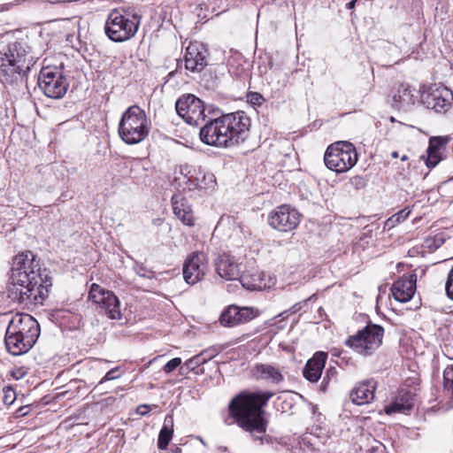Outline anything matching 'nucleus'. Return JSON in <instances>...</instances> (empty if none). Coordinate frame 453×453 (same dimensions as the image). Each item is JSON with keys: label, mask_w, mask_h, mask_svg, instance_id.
Instances as JSON below:
<instances>
[{"label": "nucleus", "mask_w": 453, "mask_h": 453, "mask_svg": "<svg viewBox=\"0 0 453 453\" xmlns=\"http://www.w3.org/2000/svg\"><path fill=\"white\" fill-rule=\"evenodd\" d=\"M10 280L9 296L25 303H42L52 285L49 272L42 268L40 259L30 250L13 257Z\"/></svg>", "instance_id": "obj_1"}, {"label": "nucleus", "mask_w": 453, "mask_h": 453, "mask_svg": "<svg viewBox=\"0 0 453 453\" xmlns=\"http://www.w3.org/2000/svg\"><path fill=\"white\" fill-rule=\"evenodd\" d=\"M273 396V393L269 391H243L235 395L228 405L229 414L234 422L261 444L264 441L269 442V439L263 436L267 428L264 407Z\"/></svg>", "instance_id": "obj_2"}, {"label": "nucleus", "mask_w": 453, "mask_h": 453, "mask_svg": "<svg viewBox=\"0 0 453 453\" xmlns=\"http://www.w3.org/2000/svg\"><path fill=\"white\" fill-rule=\"evenodd\" d=\"M250 119L242 111L209 118L201 127V141L210 146L228 148L243 142L249 136Z\"/></svg>", "instance_id": "obj_3"}, {"label": "nucleus", "mask_w": 453, "mask_h": 453, "mask_svg": "<svg viewBox=\"0 0 453 453\" xmlns=\"http://www.w3.org/2000/svg\"><path fill=\"white\" fill-rule=\"evenodd\" d=\"M150 122L145 111L138 105L128 107L119 124V134L127 144H137L149 134Z\"/></svg>", "instance_id": "obj_4"}, {"label": "nucleus", "mask_w": 453, "mask_h": 453, "mask_svg": "<svg viewBox=\"0 0 453 453\" xmlns=\"http://www.w3.org/2000/svg\"><path fill=\"white\" fill-rule=\"evenodd\" d=\"M27 45L21 42L8 44L7 50L0 57V69L7 83L21 81L29 65L27 62Z\"/></svg>", "instance_id": "obj_5"}, {"label": "nucleus", "mask_w": 453, "mask_h": 453, "mask_svg": "<svg viewBox=\"0 0 453 453\" xmlns=\"http://www.w3.org/2000/svg\"><path fill=\"white\" fill-rule=\"evenodd\" d=\"M324 161L326 167L338 173L351 169L357 161L356 148L349 142H336L326 150Z\"/></svg>", "instance_id": "obj_6"}, {"label": "nucleus", "mask_w": 453, "mask_h": 453, "mask_svg": "<svg viewBox=\"0 0 453 453\" xmlns=\"http://www.w3.org/2000/svg\"><path fill=\"white\" fill-rule=\"evenodd\" d=\"M140 26L136 16L133 19L123 15L119 11H111L105 21L104 32L107 37L115 42H122L134 37Z\"/></svg>", "instance_id": "obj_7"}, {"label": "nucleus", "mask_w": 453, "mask_h": 453, "mask_svg": "<svg viewBox=\"0 0 453 453\" xmlns=\"http://www.w3.org/2000/svg\"><path fill=\"white\" fill-rule=\"evenodd\" d=\"M383 335L381 326L368 323L356 334L348 337L345 345L362 356H371L381 345Z\"/></svg>", "instance_id": "obj_8"}, {"label": "nucleus", "mask_w": 453, "mask_h": 453, "mask_svg": "<svg viewBox=\"0 0 453 453\" xmlns=\"http://www.w3.org/2000/svg\"><path fill=\"white\" fill-rule=\"evenodd\" d=\"M39 88L50 98H62L68 88V83L61 70L56 66L42 67L38 77Z\"/></svg>", "instance_id": "obj_9"}, {"label": "nucleus", "mask_w": 453, "mask_h": 453, "mask_svg": "<svg viewBox=\"0 0 453 453\" xmlns=\"http://www.w3.org/2000/svg\"><path fill=\"white\" fill-rule=\"evenodd\" d=\"M175 109L178 115L190 126L198 127L207 118L203 102L192 94L180 96L175 104Z\"/></svg>", "instance_id": "obj_10"}, {"label": "nucleus", "mask_w": 453, "mask_h": 453, "mask_svg": "<svg viewBox=\"0 0 453 453\" xmlns=\"http://www.w3.org/2000/svg\"><path fill=\"white\" fill-rule=\"evenodd\" d=\"M88 298L97 304L109 319H120V303L113 292L104 289L96 283H93L90 287Z\"/></svg>", "instance_id": "obj_11"}, {"label": "nucleus", "mask_w": 453, "mask_h": 453, "mask_svg": "<svg viewBox=\"0 0 453 453\" xmlns=\"http://www.w3.org/2000/svg\"><path fill=\"white\" fill-rule=\"evenodd\" d=\"M421 102L436 112H446L453 103V92L442 85H432L420 96Z\"/></svg>", "instance_id": "obj_12"}, {"label": "nucleus", "mask_w": 453, "mask_h": 453, "mask_svg": "<svg viewBox=\"0 0 453 453\" xmlns=\"http://www.w3.org/2000/svg\"><path fill=\"white\" fill-rule=\"evenodd\" d=\"M269 225L280 232H289L300 223V213L289 205L276 207L268 216Z\"/></svg>", "instance_id": "obj_13"}, {"label": "nucleus", "mask_w": 453, "mask_h": 453, "mask_svg": "<svg viewBox=\"0 0 453 453\" xmlns=\"http://www.w3.org/2000/svg\"><path fill=\"white\" fill-rule=\"evenodd\" d=\"M180 173L185 180L188 190L212 188L215 178L211 173H205L201 166L185 164L180 165Z\"/></svg>", "instance_id": "obj_14"}, {"label": "nucleus", "mask_w": 453, "mask_h": 453, "mask_svg": "<svg viewBox=\"0 0 453 453\" xmlns=\"http://www.w3.org/2000/svg\"><path fill=\"white\" fill-rule=\"evenodd\" d=\"M183 277L189 285L202 280L208 271V259L203 252H193L183 265Z\"/></svg>", "instance_id": "obj_15"}, {"label": "nucleus", "mask_w": 453, "mask_h": 453, "mask_svg": "<svg viewBox=\"0 0 453 453\" xmlns=\"http://www.w3.org/2000/svg\"><path fill=\"white\" fill-rule=\"evenodd\" d=\"M6 331L12 334H19L23 337L27 335L31 340L36 342L40 334V327L32 316L16 314L10 321Z\"/></svg>", "instance_id": "obj_16"}, {"label": "nucleus", "mask_w": 453, "mask_h": 453, "mask_svg": "<svg viewBox=\"0 0 453 453\" xmlns=\"http://www.w3.org/2000/svg\"><path fill=\"white\" fill-rule=\"evenodd\" d=\"M217 273L226 280H240L242 274L243 265L235 257L223 253L215 260Z\"/></svg>", "instance_id": "obj_17"}, {"label": "nucleus", "mask_w": 453, "mask_h": 453, "mask_svg": "<svg viewBox=\"0 0 453 453\" xmlns=\"http://www.w3.org/2000/svg\"><path fill=\"white\" fill-rule=\"evenodd\" d=\"M208 50L199 42H190L186 49L185 66L192 72H200L207 65Z\"/></svg>", "instance_id": "obj_18"}, {"label": "nucleus", "mask_w": 453, "mask_h": 453, "mask_svg": "<svg viewBox=\"0 0 453 453\" xmlns=\"http://www.w3.org/2000/svg\"><path fill=\"white\" fill-rule=\"evenodd\" d=\"M416 274L403 275L395 280L391 287L395 300L400 303L410 301L416 291Z\"/></svg>", "instance_id": "obj_19"}, {"label": "nucleus", "mask_w": 453, "mask_h": 453, "mask_svg": "<svg viewBox=\"0 0 453 453\" xmlns=\"http://www.w3.org/2000/svg\"><path fill=\"white\" fill-rule=\"evenodd\" d=\"M418 92L408 84H401L393 95L392 106L398 110L407 111L416 104Z\"/></svg>", "instance_id": "obj_20"}, {"label": "nucleus", "mask_w": 453, "mask_h": 453, "mask_svg": "<svg viewBox=\"0 0 453 453\" xmlns=\"http://www.w3.org/2000/svg\"><path fill=\"white\" fill-rule=\"evenodd\" d=\"M414 400V391L411 388H402L398 390L395 400L385 407V412L387 414L406 413L412 408Z\"/></svg>", "instance_id": "obj_21"}, {"label": "nucleus", "mask_w": 453, "mask_h": 453, "mask_svg": "<svg viewBox=\"0 0 453 453\" xmlns=\"http://www.w3.org/2000/svg\"><path fill=\"white\" fill-rule=\"evenodd\" d=\"M449 142V138L447 136H434L430 138L426 150L427 157L426 165L427 167L433 168L443 159Z\"/></svg>", "instance_id": "obj_22"}, {"label": "nucleus", "mask_w": 453, "mask_h": 453, "mask_svg": "<svg viewBox=\"0 0 453 453\" xmlns=\"http://www.w3.org/2000/svg\"><path fill=\"white\" fill-rule=\"evenodd\" d=\"M327 359V354L323 351L316 352L311 358H310L303 371V377L311 382H317L322 374Z\"/></svg>", "instance_id": "obj_23"}, {"label": "nucleus", "mask_w": 453, "mask_h": 453, "mask_svg": "<svg viewBox=\"0 0 453 453\" xmlns=\"http://www.w3.org/2000/svg\"><path fill=\"white\" fill-rule=\"evenodd\" d=\"M375 388L376 381L373 380L360 382L351 390L350 400L357 405L369 403L374 398Z\"/></svg>", "instance_id": "obj_24"}, {"label": "nucleus", "mask_w": 453, "mask_h": 453, "mask_svg": "<svg viewBox=\"0 0 453 453\" xmlns=\"http://www.w3.org/2000/svg\"><path fill=\"white\" fill-rule=\"evenodd\" d=\"M4 342L8 351L14 355H21L27 352L35 343L29 336L23 337L19 334H10L6 331Z\"/></svg>", "instance_id": "obj_25"}, {"label": "nucleus", "mask_w": 453, "mask_h": 453, "mask_svg": "<svg viewBox=\"0 0 453 453\" xmlns=\"http://www.w3.org/2000/svg\"><path fill=\"white\" fill-rule=\"evenodd\" d=\"M173 210L175 216L185 225L194 226L195 218L191 205L188 200L180 195L172 197Z\"/></svg>", "instance_id": "obj_26"}, {"label": "nucleus", "mask_w": 453, "mask_h": 453, "mask_svg": "<svg viewBox=\"0 0 453 453\" xmlns=\"http://www.w3.org/2000/svg\"><path fill=\"white\" fill-rule=\"evenodd\" d=\"M253 374L257 380H265L274 385L284 380L281 371L277 366L269 364L256 365L253 368Z\"/></svg>", "instance_id": "obj_27"}, {"label": "nucleus", "mask_w": 453, "mask_h": 453, "mask_svg": "<svg viewBox=\"0 0 453 453\" xmlns=\"http://www.w3.org/2000/svg\"><path fill=\"white\" fill-rule=\"evenodd\" d=\"M264 273L257 270L254 272L242 273L239 281L242 286L249 290H263L267 288Z\"/></svg>", "instance_id": "obj_28"}, {"label": "nucleus", "mask_w": 453, "mask_h": 453, "mask_svg": "<svg viewBox=\"0 0 453 453\" xmlns=\"http://www.w3.org/2000/svg\"><path fill=\"white\" fill-rule=\"evenodd\" d=\"M173 435V415H166L164 420L163 427L161 428L158 439L157 447L160 449H165L171 441Z\"/></svg>", "instance_id": "obj_29"}, {"label": "nucleus", "mask_w": 453, "mask_h": 453, "mask_svg": "<svg viewBox=\"0 0 453 453\" xmlns=\"http://www.w3.org/2000/svg\"><path fill=\"white\" fill-rule=\"evenodd\" d=\"M239 307L229 306L219 317L220 324L224 326H235L242 324V319L239 315Z\"/></svg>", "instance_id": "obj_30"}, {"label": "nucleus", "mask_w": 453, "mask_h": 453, "mask_svg": "<svg viewBox=\"0 0 453 453\" xmlns=\"http://www.w3.org/2000/svg\"><path fill=\"white\" fill-rule=\"evenodd\" d=\"M206 352H201L198 355L194 356L193 357L188 359L184 365L180 368V372L181 374L186 373L188 371H194L200 365L206 363L208 360L212 358V356L204 357Z\"/></svg>", "instance_id": "obj_31"}, {"label": "nucleus", "mask_w": 453, "mask_h": 453, "mask_svg": "<svg viewBox=\"0 0 453 453\" xmlns=\"http://www.w3.org/2000/svg\"><path fill=\"white\" fill-rule=\"evenodd\" d=\"M411 211L408 208H404L399 211L397 213L391 216L387 221L386 226L388 227H394L396 224L404 221L410 215Z\"/></svg>", "instance_id": "obj_32"}, {"label": "nucleus", "mask_w": 453, "mask_h": 453, "mask_svg": "<svg viewBox=\"0 0 453 453\" xmlns=\"http://www.w3.org/2000/svg\"><path fill=\"white\" fill-rule=\"evenodd\" d=\"M133 269L135 272V273L140 277L145 279H152L154 277V272L149 269L142 263L135 261Z\"/></svg>", "instance_id": "obj_33"}, {"label": "nucleus", "mask_w": 453, "mask_h": 453, "mask_svg": "<svg viewBox=\"0 0 453 453\" xmlns=\"http://www.w3.org/2000/svg\"><path fill=\"white\" fill-rule=\"evenodd\" d=\"M445 242V238L442 234H435L433 237H427L425 240V244L428 249L436 250L440 248Z\"/></svg>", "instance_id": "obj_34"}, {"label": "nucleus", "mask_w": 453, "mask_h": 453, "mask_svg": "<svg viewBox=\"0 0 453 453\" xmlns=\"http://www.w3.org/2000/svg\"><path fill=\"white\" fill-rule=\"evenodd\" d=\"M119 367H115L106 372V374L100 380L98 384L95 387V389L98 388L102 384L106 381L116 380L120 377V373L119 372Z\"/></svg>", "instance_id": "obj_35"}, {"label": "nucleus", "mask_w": 453, "mask_h": 453, "mask_svg": "<svg viewBox=\"0 0 453 453\" xmlns=\"http://www.w3.org/2000/svg\"><path fill=\"white\" fill-rule=\"evenodd\" d=\"M239 315L241 317L240 319H242V323L248 322L257 316V312L252 308H239Z\"/></svg>", "instance_id": "obj_36"}, {"label": "nucleus", "mask_w": 453, "mask_h": 453, "mask_svg": "<svg viewBox=\"0 0 453 453\" xmlns=\"http://www.w3.org/2000/svg\"><path fill=\"white\" fill-rule=\"evenodd\" d=\"M3 401L4 404L11 405L16 399V393L11 387H4Z\"/></svg>", "instance_id": "obj_37"}, {"label": "nucleus", "mask_w": 453, "mask_h": 453, "mask_svg": "<svg viewBox=\"0 0 453 453\" xmlns=\"http://www.w3.org/2000/svg\"><path fill=\"white\" fill-rule=\"evenodd\" d=\"M445 291L447 296L453 301V266L449 270L445 282Z\"/></svg>", "instance_id": "obj_38"}, {"label": "nucleus", "mask_w": 453, "mask_h": 453, "mask_svg": "<svg viewBox=\"0 0 453 453\" xmlns=\"http://www.w3.org/2000/svg\"><path fill=\"white\" fill-rule=\"evenodd\" d=\"M247 100L253 105H261L265 102L263 96L257 92H250L247 95Z\"/></svg>", "instance_id": "obj_39"}, {"label": "nucleus", "mask_w": 453, "mask_h": 453, "mask_svg": "<svg viewBox=\"0 0 453 453\" xmlns=\"http://www.w3.org/2000/svg\"><path fill=\"white\" fill-rule=\"evenodd\" d=\"M181 364V358L180 357H174L168 361L163 367V371L165 373H171L173 371H174L179 365Z\"/></svg>", "instance_id": "obj_40"}, {"label": "nucleus", "mask_w": 453, "mask_h": 453, "mask_svg": "<svg viewBox=\"0 0 453 453\" xmlns=\"http://www.w3.org/2000/svg\"><path fill=\"white\" fill-rule=\"evenodd\" d=\"M315 449L306 442L305 439H303V441L300 443V448L298 449V453H314Z\"/></svg>", "instance_id": "obj_41"}, {"label": "nucleus", "mask_w": 453, "mask_h": 453, "mask_svg": "<svg viewBox=\"0 0 453 453\" xmlns=\"http://www.w3.org/2000/svg\"><path fill=\"white\" fill-rule=\"evenodd\" d=\"M13 6L12 3L4 4L0 5V12L8 11Z\"/></svg>", "instance_id": "obj_42"}, {"label": "nucleus", "mask_w": 453, "mask_h": 453, "mask_svg": "<svg viewBox=\"0 0 453 453\" xmlns=\"http://www.w3.org/2000/svg\"><path fill=\"white\" fill-rule=\"evenodd\" d=\"M328 372H329V371H327L326 375L323 378L322 386H321L323 390H326L325 385L328 382V380H329Z\"/></svg>", "instance_id": "obj_43"}, {"label": "nucleus", "mask_w": 453, "mask_h": 453, "mask_svg": "<svg viewBox=\"0 0 453 453\" xmlns=\"http://www.w3.org/2000/svg\"><path fill=\"white\" fill-rule=\"evenodd\" d=\"M148 409V406L147 405H142L138 408V411L140 412L141 415H144L147 413V410Z\"/></svg>", "instance_id": "obj_44"}, {"label": "nucleus", "mask_w": 453, "mask_h": 453, "mask_svg": "<svg viewBox=\"0 0 453 453\" xmlns=\"http://www.w3.org/2000/svg\"><path fill=\"white\" fill-rule=\"evenodd\" d=\"M355 4H356L355 2L350 1L349 3L347 4V8L349 10L353 9L355 7Z\"/></svg>", "instance_id": "obj_45"}, {"label": "nucleus", "mask_w": 453, "mask_h": 453, "mask_svg": "<svg viewBox=\"0 0 453 453\" xmlns=\"http://www.w3.org/2000/svg\"><path fill=\"white\" fill-rule=\"evenodd\" d=\"M51 4L65 3V0H48Z\"/></svg>", "instance_id": "obj_46"}, {"label": "nucleus", "mask_w": 453, "mask_h": 453, "mask_svg": "<svg viewBox=\"0 0 453 453\" xmlns=\"http://www.w3.org/2000/svg\"><path fill=\"white\" fill-rule=\"evenodd\" d=\"M391 157H392L393 158H397V157H399L398 152H397V151H393V152L391 153Z\"/></svg>", "instance_id": "obj_47"}, {"label": "nucleus", "mask_w": 453, "mask_h": 453, "mask_svg": "<svg viewBox=\"0 0 453 453\" xmlns=\"http://www.w3.org/2000/svg\"><path fill=\"white\" fill-rule=\"evenodd\" d=\"M204 352H206L204 357H208V356H212V357H214V353L211 352L210 350H205Z\"/></svg>", "instance_id": "obj_48"}, {"label": "nucleus", "mask_w": 453, "mask_h": 453, "mask_svg": "<svg viewBox=\"0 0 453 453\" xmlns=\"http://www.w3.org/2000/svg\"><path fill=\"white\" fill-rule=\"evenodd\" d=\"M196 439L199 440L203 445H206L205 441L203 440L201 436H197Z\"/></svg>", "instance_id": "obj_49"}, {"label": "nucleus", "mask_w": 453, "mask_h": 453, "mask_svg": "<svg viewBox=\"0 0 453 453\" xmlns=\"http://www.w3.org/2000/svg\"><path fill=\"white\" fill-rule=\"evenodd\" d=\"M408 159V157L406 155H403L402 157H401V160L402 161H405Z\"/></svg>", "instance_id": "obj_50"}, {"label": "nucleus", "mask_w": 453, "mask_h": 453, "mask_svg": "<svg viewBox=\"0 0 453 453\" xmlns=\"http://www.w3.org/2000/svg\"><path fill=\"white\" fill-rule=\"evenodd\" d=\"M351 1L357 3V0H351Z\"/></svg>", "instance_id": "obj_51"}]
</instances>
